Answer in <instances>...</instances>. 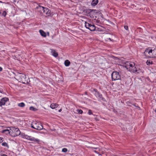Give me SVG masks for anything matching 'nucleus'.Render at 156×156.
I'll use <instances>...</instances> for the list:
<instances>
[{
	"instance_id": "obj_29",
	"label": "nucleus",
	"mask_w": 156,
	"mask_h": 156,
	"mask_svg": "<svg viewBox=\"0 0 156 156\" xmlns=\"http://www.w3.org/2000/svg\"><path fill=\"white\" fill-rule=\"evenodd\" d=\"M124 28L125 30H128V27L127 26H124Z\"/></svg>"
},
{
	"instance_id": "obj_7",
	"label": "nucleus",
	"mask_w": 156,
	"mask_h": 156,
	"mask_svg": "<svg viewBox=\"0 0 156 156\" xmlns=\"http://www.w3.org/2000/svg\"><path fill=\"white\" fill-rule=\"evenodd\" d=\"M38 9L42 10L44 14L48 16H50L51 14L50 11L47 8L39 6L38 7Z\"/></svg>"
},
{
	"instance_id": "obj_6",
	"label": "nucleus",
	"mask_w": 156,
	"mask_h": 156,
	"mask_svg": "<svg viewBox=\"0 0 156 156\" xmlns=\"http://www.w3.org/2000/svg\"><path fill=\"white\" fill-rule=\"evenodd\" d=\"M16 76L19 77V79H20L22 81V83H26L25 81L26 77V75L23 73H20L19 72H16Z\"/></svg>"
},
{
	"instance_id": "obj_18",
	"label": "nucleus",
	"mask_w": 156,
	"mask_h": 156,
	"mask_svg": "<svg viewBox=\"0 0 156 156\" xmlns=\"http://www.w3.org/2000/svg\"><path fill=\"white\" fill-rule=\"evenodd\" d=\"M70 64V62L68 60H66L64 62V64L66 66H69Z\"/></svg>"
},
{
	"instance_id": "obj_34",
	"label": "nucleus",
	"mask_w": 156,
	"mask_h": 156,
	"mask_svg": "<svg viewBox=\"0 0 156 156\" xmlns=\"http://www.w3.org/2000/svg\"><path fill=\"white\" fill-rule=\"evenodd\" d=\"M17 72H16V73H14V72H13V73L16 76V73Z\"/></svg>"
},
{
	"instance_id": "obj_20",
	"label": "nucleus",
	"mask_w": 156,
	"mask_h": 156,
	"mask_svg": "<svg viewBox=\"0 0 156 156\" xmlns=\"http://www.w3.org/2000/svg\"><path fill=\"white\" fill-rule=\"evenodd\" d=\"M2 145L3 146L6 147L7 148H9V146L8 145V143L6 142H3L2 144Z\"/></svg>"
},
{
	"instance_id": "obj_30",
	"label": "nucleus",
	"mask_w": 156,
	"mask_h": 156,
	"mask_svg": "<svg viewBox=\"0 0 156 156\" xmlns=\"http://www.w3.org/2000/svg\"><path fill=\"white\" fill-rule=\"evenodd\" d=\"M93 12V10H92V11H90V13L89 15L90 16H91V14H92V13Z\"/></svg>"
},
{
	"instance_id": "obj_27",
	"label": "nucleus",
	"mask_w": 156,
	"mask_h": 156,
	"mask_svg": "<svg viewBox=\"0 0 156 156\" xmlns=\"http://www.w3.org/2000/svg\"><path fill=\"white\" fill-rule=\"evenodd\" d=\"M4 139L3 137H0V143H2L4 141Z\"/></svg>"
},
{
	"instance_id": "obj_21",
	"label": "nucleus",
	"mask_w": 156,
	"mask_h": 156,
	"mask_svg": "<svg viewBox=\"0 0 156 156\" xmlns=\"http://www.w3.org/2000/svg\"><path fill=\"white\" fill-rule=\"evenodd\" d=\"M18 106L20 107H23L25 106V105L23 102H21L18 104Z\"/></svg>"
},
{
	"instance_id": "obj_24",
	"label": "nucleus",
	"mask_w": 156,
	"mask_h": 156,
	"mask_svg": "<svg viewBox=\"0 0 156 156\" xmlns=\"http://www.w3.org/2000/svg\"><path fill=\"white\" fill-rule=\"evenodd\" d=\"M7 14L6 12L5 11H3L2 13V15L4 16V17H5Z\"/></svg>"
},
{
	"instance_id": "obj_23",
	"label": "nucleus",
	"mask_w": 156,
	"mask_h": 156,
	"mask_svg": "<svg viewBox=\"0 0 156 156\" xmlns=\"http://www.w3.org/2000/svg\"><path fill=\"white\" fill-rule=\"evenodd\" d=\"M68 151V149L66 148H63L62 149V152L64 153H66Z\"/></svg>"
},
{
	"instance_id": "obj_1",
	"label": "nucleus",
	"mask_w": 156,
	"mask_h": 156,
	"mask_svg": "<svg viewBox=\"0 0 156 156\" xmlns=\"http://www.w3.org/2000/svg\"><path fill=\"white\" fill-rule=\"evenodd\" d=\"M124 66L127 70L134 73H139L142 72L140 66L135 64L133 62H126L124 64Z\"/></svg>"
},
{
	"instance_id": "obj_17",
	"label": "nucleus",
	"mask_w": 156,
	"mask_h": 156,
	"mask_svg": "<svg viewBox=\"0 0 156 156\" xmlns=\"http://www.w3.org/2000/svg\"><path fill=\"white\" fill-rule=\"evenodd\" d=\"M96 27L94 25H90V27L89 28V30L91 31H94Z\"/></svg>"
},
{
	"instance_id": "obj_2",
	"label": "nucleus",
	"mask_w": 156,
	"mask_h": 156,
	"mask_svg": "<svg viewBox=\"0 0 156 156\" xmlns=\"http://www.w3.org/2000/svg\"><path fill=\"white\" fill-rule=\"evenodd\" d=\"M31 127L32 128L38 130H41L43 129V126L38 122L33 121L31 124Z\"/></svg>"
},
{
	"instance_id": "obj_11",
	"label": "nucleus",
	"mask_w": 156,
	"mask_h": 156,
	"mask_svg": "<svg viewBox=\"0 0 156 156\" xmlns=\"http://www.w3.org/2000/svg\"><path fill=\"white\" fill-rule=\"evenodd\" d=\"M50 50L51 55L55 57H57L58 55V53L54 49H50Z\"/></svg>"
},
{
	"instance_id": "obj_35",
	"label": "nucleus",
	"mask_w": 156,
	"mask_h": 156,
	"mask_svg": "<svg viewBox=\"0 0 156 156\" xmlns=\"http://www.w3.org/2000/svg\"><path fill=\"white\" fill-rule=\"evenodd\" d=\"M109 40H111V39L110 38H109Z\"/></svg>"
},
{
	"instance_id": "obj_33",
	"label": "nucleus",
	"mask_w": 156,
	"mask_h": 156,
	"mask_svg": "<svg viewBox=\"0 0 156 156\" xmlns=\"http://www.w3.org/2000/svg\"><path fill=\"white\" fill-rule=\"evenodd\" d=\"M61 111H62V109H60L59 110V112H61Z\"/></svg>"
},
{
	"instance_id": "obj_26",
	"label": "nucleus",
	"mask_w": 156,
	"mask_h": 156,
	"mask_svg": "<svg viewBox=\"0 0 156 156\" xmlns=\"http://www.w3.org/2000/svg\"><path fill=\"white\" fill-rule=\"evenodd\" d=\"M88 114L89 115H92L93 113L92 111L90 110H89L88 112Z\"/></svg>"
},
{
	"instance_id": "obj_28",
	"label": "nucleus",
	"mask_w": 156,
	"mask_h": 156,
	"mask_svg": "<svg viewBox=\"0 0 156 156\" xmlns=\"http://www.w3.org/2000/svg\"><path fill=\"white\" fill-rule=\"evenodd\" d=\"M78 111L79 113L82 114V113L83 112L82 110L81 109H78Z\"/></svg>"
},
{
	"instance_id": "obj_22",
	"label": "nucleus",
	"mask_w": 156,
	"mask_h": 156,
	"mask_svg": "<svg viewBox=\"0 0 156 156\" xmlns=\"http://www.w3.org/2000/svg\"><path fill=\"white\" fill-rule=\"evenodd\" d=\"M153 62L150 60H147L146 62V64L147 65L150 66L151 65L153 64Z\"/></svg>"
},
{
	"instance_id": "obj_3",
	"label": "nucleus",
	"mask_w": 156,
	"mask_h": 156,
	"mask_svg": "<svg viewBox=\"0 0 156 156\" xmlns=\"http://www.w3.org/2000/svg\"><path fill=\"white\" fill-rule=\"evenodd\" d=\"M92 91L94 95L100 100H101L103 101H105V99L102 97V94H100L98 90L95 89H92Z\"/></svg>"
},
{
	"instance_id": "obj_16",
	"label": "nucleus",
	"mask_w": 156,
	"mask_h": 156,
	"mask_svg": "<svg viewBox=\"0 0 156 156\" xmlns=\"http://www.w3.org/2000/svg\"><path fill=\"white\" fill-rule=\"evenodd\" d=\"M39 32L41 36L45 37L46 36V33L42 30H40Z\"/></svg>"
},
{
	"instance_id": "obj_14",
	"label": "nucleus",
	"mask_w": 156,
	"mask_h": 156,
	"mask_svg": "<svg viewBox=\"0 0 156 156\" xmlns=\"http://www.w3.org/2000/svg\"><path fill=\"white\" fill-rule=\"evenodd\" d=\"M98 2V0H93L91 2V5L92 7H94L97 5Z\"/></svg>"
},
{
	"instance_id": "obj_10",
	"label": "nucleus",
	"mask_w": 156,
	"mask_h": 156,
	"mask_svg": "<svg viewBox=\"0 0 156 156\" xmlns=\"http://www.w3.org/2000/svg\"><path fill=\"white\" fill-rule=\"evenodd\" d=\"M9 101V99L7 98H2L0 101V106L1 107L5 105V103Z\"/></svg>"
},
{
	"instance_id": "obj_25",
	"label": "nucleus",
	"mask_w": 156,
	"mask_h": 156,
	"mask_svg": "<svg viewBox=\"0 0 156 156\" xmlns=\"http://www.w3.org/2000/svg\"><path fill=\"white\" fill-rule=\"evenodd\" d=\"M35 108L31 106L30 107V110L31 111H35Z\"/></svg>"
},
{
	"instance_id": "obj_5",
	"label": "nucleus",
	"mask_w": 156,
	"mask_h": 156,
	"mask_svg": "<svg viewBox=\"0 0 156 156\" xmlns=\"http://www.w3.org/2000/svg\"><path fill=\"white\" fill-rule=\"evenodd\" d=\"M22 137L27 140L34 141L38 143L40 141L39 139L35 138L34 137L31 136H29L27 135L24 134L22 135Z\"/></svg>"
},
{
	"instance_id": "obj_19",
	"label": "nucleus",
	"mask_w": 156,
	"mask_h": 156,
	"mask_svg": "<svg viewBox=\"0 0 156 156\" xmlns=\"http://www.w3.org/2000/svg\"><path fill=\"white\" fill-rule=\"evenodd\" d=\"M91 25V24L87 23L86 22H85V26L87 29H89V28L90 27V25Z\"/></svg>"
},
{
	"instance_id": "obj_4",
	"label": "nucleus",
	"mask_w": 156,
	"mask_h": 156,
	"mask_svg": "<svg viewBox=\"0 0 156 156\" xmlns=\"http://www.w3.org/2000/svg\"><path fill=\"white\" fill-rule=\"evenodd\" d=\"M112 80V81H115L120 79V75L119 72L116 71H114L111 74Z\"/></svg>"
},
{
	"instance_id": "obj_13",
	"label": "nucleus",
	"mask_w": 156,
	"mask_h": 156,
	"mask_svg": "<svg viewBox=\"0 0 156 156\" xmlns=\"http://www.w3.org/2000/svg\"><path fill=\"white\" fill-rule=\"evenodd\" d=\"M151 54V58H156V49H152Z\"/></svg>"
},
{
	"instance_id": "obj_32",
	"label": "nucleus",
	"mask_w": 156,
	"mask_h": 156,
	"mask_svg": "<svg viewBox=\"0 0 156 156\" xmlns=\"http://www.w3.org/2000/svg\"><path fill=\"white\" fill-rule=\"evenodd\" d=\"M2 90H0V93H2Z\"/></svg>"
},
{
	"instance_id": "obj_8",
	"label": "nucleus",
	"mask_w": 156,
	"mask_h": 156,
	"mask_svg": "<svg viewBox=\"0 0 156 156\" xmlns=\"http://www.w3.org/2000/svg\"><path fill=\"white\" fill-rule=\"evenodd\" d=\"M152 49L151 48H149L145 50L144 53L146 57L148 58H151V54Z\"/></svg>"
},
{
	"instance_id": "obj_9",
	"label": "nucleus",
	"mask_w": 156,
	"mask_h": 156,
	"mask_svg": "<svg viewBox=\"0 0 156 156\" xmlns=\"http://www.w3.org/2000/svg\"><path fill=\"white\" fill-rule=\"evenodd\" d=\"M11 128L12 130H14V136H17L19 135L20 133V132L18 128H15L14 127H11Z\"/></svg>"
},
{
	"instance_id": "obj_12",
	"label": "nucleus",
	"mask_w": 156,
	"mask_h": 156,
	"mask_svg": "<svg viewBox=\"0 0 156 156\" xmlns=\"http://www.w3.org/2000/svg\"><path fill=\"white\" fill-rule=\"evenodd\" d=\"M9 129H8V128L7 129H4L2 131V133H5L6 134H10V130H11L12 129L11 128V127H9Z\"/></svg>"
},
{
	"instance_id": "obj_15",
	"label": "nucleus",
	"mask_w": 156,
	"mask_h": 156,
	"mask_svg": "<svg viewBox=\"0 0 156 156\" xmlns=\"http://www.w3.org/2000/svg\"><path fill=\"white\" fill-rule=\"evenodd\" d=\"M58 105L56 103H53L51 104L50 105V107L52 109H54L57 107Z\"/></svg>"
},
{
	"instance_id": "obj_36",
	"label": "nucleus",
	"mask_w": 156,
	"mask_h": 156,
	"mask_svg": "<svg viewBox=\"0 0 156 156\" xmlns=\"http://www.w3.org/2000/svg\"><path fill=\"white\" fill-rule=\"evenodd\" d=\"M0 2H2L0 1Z\"/></svg>"
},
{
	"instance_id": "obj_31",
	"label": "nucleus",
	"mask_w": 156,
	"mask_h": 156,
	"mask_svg": "<svg viewBox=\"0 0 156 156\" xmlns=\"http://www.w3.org/2000/svg\"><path fill=\"white\" fill-rule=\"evenodd\" d=\"M2 68L0 67V71H2Z\"/></svg>"
}]
</instances>
